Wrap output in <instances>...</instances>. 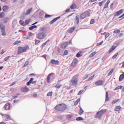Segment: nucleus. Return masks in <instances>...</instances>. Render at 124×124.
Returning a JSON list of instances; mask_svg holds the SVG:
<instances>
[{
	"label": "nucleus",
	"instance_id": "nucleus-1",
	"mask_svg": "<svg viewBox=\"0 0 124 124\" xmlns=\"http://www.w3.org/2000/svg\"><path fill=\"white\" fill-rule=\"evenodd\" d=\"M78 81H79V75H76L73 77L71 79L70 84H71V86L77 87L78 85Z\"/></svg>",
	"mask_w": 124,
	"mask_h": 124
},
{
	"label": "nucleus",
	"instance_id": "nucleus-2",
	"mask_svg": "<svg viewBox=\"0 0 124 124\" xmlns=\"http://www.w3.org/2000/svg\"><path fill=\"white\" fill-rule=\"evenodd\" d=\"M55 109L57 111H63L66 109V105L64 104H60L55 107Z\"/></svg>",
	"mask_w": 124,
	"mask_h": 124
},
{
	"label": "nucleus",
	"instance_id": "nucleus-3",
	"mask_svg": "<svg viewBox=\"0 0 124 124\" xmlns=\"http://www.w3.org/2000/svg\"><path fill=\"white\" fill-rule=\"evenodd\" d=\"M28 49H29V46H26L25 47L19 46L18 47L17 54L19 55L22 54V53L26 52L28 50Z\"/></svg>",
	"mask_w": 124,
	"mask_h": 124
},
{
	"label": "nucleus",
	"instance_id": "nucleus-4",
	"mask_svg": "<svg viewBox=\"0 0 124 124\" xmlns=\"http://www.w3.org/2000/svg\"><path fill=\"white\" fill-rule=\"evenodd\" d=\"M106 109H102L98 111L96 114V118H98V119H101V117H102V115H103L104 113H106Z\"/></svg>",
	"mask_w": 124,
	"mask_h": 124
},
{
	"label": "nucleus",
	"instance_id": "nucleus-5",
	"mask_svg": "<svg viewBox=\"0 0 124 124\" xmlns=\"http://www.w3.org/2000/svg\"><path fill=\"white\" fill-rule=\"evenodd\" d=\"M89 16H90V12L86 11L80 14V19H81V20H83V19H85V18H87V17Z\"/></svg>",
	"mask_w": 124,
	"mask_h": 124
},
{
	"label": "nucleus",
	"instance_id": "nucleus-6",
	"mask_svg": "<svg viewBox=\"0 0 124 124\" xmlns=\"http://www.w3.org/2000/svg\"><path fill=\"white\" fill-rule=\"evenodd\" d=\"M0 29L1 30L2 35H3V36L6 35V33L5 32V25H3V24H0Z\"/></svg>",
	"mask_w": 124,
	"mask_h": 124
},
{
	"label": "nucleus",
	"instance_id": "nucleus-7",
	"mask_svg": "<svg viewBox=\"0 0 124 124\" xmlns=\"http://www.w3.org/2000/svg\"><path fill=\"white\" fill-rule=\"evenodd\" d=\"M45 37H46V34L44 32H40L38 34L39 39H44Z\"/></svg>",
	"mask_w": 124,
	"mask_h": 124
},
{
	"label": "nucleus",
	"instance_id": "nucleus-8",
	"mask_svg": "<svg viewBox=\"0 0 124 124\" xmlns=\"http://www.w3.org/2000/svg\"><path fill=\"white\" fill-rule=\"evenodd\" d=\"M77 62H78V60L77 59H74L71 64V66H76L77 65Z\"/></svg>",
	"mask_w": 124,
	"mask_h": 124
},
{
	"label": "nucleus",
	"instance_id": "nucleus-9",
	"mask_svg": "<svg viewBox=\"0 0 124 124\" xmlns=\"http://www.w3.org/2000/svg\"><path fill=\"white\" fill-rule=\"evenodd\" d=\"M123 12H124V10L123 9H121L119 11L117 12L114 15L113 18H115L116 16H120V15L123 14Z\"/></svg>",
	"mask_w": 124,
	"mask_h": 124
},
{
	"label": "nucleus",
	"instance_id": "nucleus-10",
	"mask_svg": "<svg viewBox=\"0 0 124 124\" xmlns=\"http://www.w3.org/2000/svg\"><path fill=\"white\" fill-rule=\"evenodd\" d=\"M68 46V42H66L61 45V47L62 49H64Z\"/></svg>",
	"mask_w": 124,
	"mask_h": 124
},
{
	"label": "nucleus",
	"instance_id": "nucleus-11",
	"mask_svg": "<svg viewBox=\"0 0 124 124\" xmlns=\"http://www.w3.org/2000/svg\"><path fill=\"white\" fill-rule=\"evenodd\" d=\"M50 62L51 63H52V64H55L56 65H58L59 62L58 60L52 59L51 60Z\"/></svg>",
	"mask_w": 124,
	"mask_h": 124
},
{
	"label": "nucleus",
	"instance_id": "nucleus-12",
	"mask_svg": "<svg viewBox=\"0 0 124 124\" xmlns=\"http://www.w3.org/2000/svg\"><path fill=\"white\" fill-rule=\"evenodd\" d=\"M55 74H54V73H51L50 74H49L48 75V76L47 77V83H49L50 81V78H51V77H53V76Z\"/></svg>",
	"mask_w": 124,
	"mask_h": 124
},
{
	"label": "nucleus",
	"instance_id": "nucleus-13",
	"mask_svg": "<svg viewBox=\"0 0 124 124\" xmlns=\"http://www.w3.org/2000/svg\"><path fill=\"white\" fill-rule=\"evenodd\" d=\"M96 86H101L103 85V80H98L95 83Z\"/></svg>",
	"mask_w": 124,
	"mask_h": 124
},
{
	"label": "nucleus",
	"instance_id": "nucleus-14",
	"mask_svg": "<svg viewBox=\"0 0 124 124\" xmlns=\"http://www.w3.org/2000/svg\"><path fill=\"white\" fill-rule=\"evenodd\" d=\"M61 18V16H58L57 17H56L55 18H54L52 20H51L50 22V24L51 25L54 24V23H55V22H56V21H57V20H59V19Z\"/></svg>",
	"mask_w": 124,
	"mask_h": 124
},
{
	"label": "nucleus",
	"instance_id": "nucleus-15",
	"mask_svg": "<svg viewBox=\"0 0 124 124\" xmlns=\"http://www.w3.org/2000/svg\"><path fill=\"white\" fill-rule=\"evenodd\" d=\"M4 108L5 110H9L10 109V104L7 103L4 106Z\"/></svg>",
	"mask_w": 124,
	"mask_h": 124
},
{
	"label": "nucleus",
	"instance_id": "nucleus-16",
	"mask_svg": "<svg viewBox=\"0 0 124 124\" xmlns=\"http://www.w3.org/2000/svg\"><path fill=\"white\" fill-rule=\"evenodd\" d=\"M21 91L22 92L26 93V92H29V91H30V89L28 88L27 86H25L21 89Z\"/></svg>",
	"mask_w": 124,
	"mask_h": 124
},
{
	"label": "nucleus",
	"instance_id": "nucleus-17",
	"mask_svg": "<svg viewBox=\"0 0 124 124\" xmlns=\"http://www.w3.org/2000/svg\"><path fill=\"white\" fill-rule=\"evenodd\" d=\"M33 81V78H30V80L27 83V86H30L32 81Z\"/></svg>",
	"mask_w": 124,
	"mask_h": 124
},
{
	"label": "nucleus",
	"instance_id": "nucleus-18",
	"mask_svg": "<svg viewBox=\"0 0 124 124\" xmlns=\"http://www.w3.org/2000/svg\"><path fill=\"white\" fill-rule=\"evenodd\" d=\"M75 30V28L72 27L69 30H68V32H69V33H72L73 31H74Z\"/></svg>",
	"mask_w": 124,
	"mask_h": 124
},
{
	"label": "nucleus",
	"instance_id": "nucleus-19",
	"mask_svg": "<svg viewBox=\"0 0 124 124\" xmlns=\"http://www.w3.org/2000/svg\"><path fill=\"white\" fill-rule=\"evenodd\" d=\"M8 8H9V7H8V6L5 5V6H3V10L4 11V12H6V11H7L8 10Z\"/></svg>",
	"mask_w": 124,
	"mask_h": 124
},
{
	"label": "nucleus",
	"instance_id": "nucleus-20",
	"mask_svg": "<svg viewBox=\"0 0 124 124\" xmlns=\"http://www.w3.org/2000/svg\"><path fill=\"white\" fill-rule=\"evenodd\" d=\"M124 79V73L123 74H121L119 77V81L121 82V81H123Z\"/></svg>",
	"mask_w": 124,
	"mask_h": 124
},
{
	"label": "nucleus",
	"instance_id": "nucleus-21",
	"mask_svg": "<svg viewBox=\"0 0 124 124\" xmlns=\"http://www.w3.org/2000/svg\"><path fill=\"white\" fill-rule=\"evenodd\" d=\"M115 49H116V46H112L109 50V54H110V53H112V52H113Z\"/></svg>",
	"mask_w": 124,
	"mask_h": 124
},
{
	"label": "nucleus",
	"instance_id": "nucleus-22",
	"mask_svg": "<svg viewBox=\"0 0 124 124\" xmlns=\"http://www.w3.org/2000/svg\"><path fill=\"white\" fill-rule=\"evenodd\" d=\"M121 107L120 106H117L115 108L114 111H116V112H119L120 110H121Z\"/></svg>",
	"mask_w": 124,
	"mask_h": 124
},
{
	"label": "nucleus",
	"instance_id": "nucleus-23",
	"mask_svg": "<svg viewBox=\"0 0 124 124\" xmlns=\"http://www.w3.org/2000/svg\"><path fill=\"white\" fill-rule=\"evenodd\" d=\"M106 101H109V96H108V92H106Z\"/></svg>",
	"mask_w": 124,
	"mask_h": 124
},
{
	"label": "nucleus",
	"instance_id": "nucleus-24",
	"mask_svg": "<svg viewBox=\"0 0 124 124\" xmlns=\"http://www.w3.org/2000/svg\"><path fill=\"white\" fill-rule=\"evenodd\" d=\"M36 28H37V26H36V25H33L32 26L29 27V30L30 31H32L33 29H36Z\"/></svg>",
	"mask_w": 124,
	"mask_h": 124
},
{
	"label": "nucleus",
	"instance_id": "nucleus-25",
	"mask_svg": "<svg viewBox=\"0 0 124 124\" xmlns=\"http://www.w3.org/2000/svg\"><path fill=\"white\" fill-rule=\"evenodd\" d=\"M83 113H84V110H83V109H82V108H80V110L78 112L79 115H82V114H83Z\"/></svg>",
	"mask_w": 124,
	"mask_h": 124
},
{
	"label": "nucleus",
	"instance_id": "nucleus-26",
	"mask_svg": "<svg viewBox=\"0 0 124 124\" xmlns=\"http://www.w3.org/2000/svg\"><path fill=\"white\" fill-rule=\"evenodd\" d=\"M95 54H96V51L93 52L90 55V58H93V56H95Z\"/></svg>",
	"mask_w": 124,
	"mask_h": 124
},
{
	"label": "nucleus",
	"instance_id": "nucleus-27",
	"mask_svg": "<svg viewBox=\"0 0 124 124\" xmlns=\"http://www.w3.org/2000/svg\"><path fill=\"white\" fill-rule=\"evenodd\" d=\"M76 8V4L73 3L71 6L70 8L71 9H75Z\"/></svg>",
	"mask_w": 124,
	"mask_h": 124
},
{
	"label": "nucleus",
	"instance_id": "nucleus-28",
	"mask_svg": "<svg viewBox=\"0 0 124 124\" xmlns=\"http://www.w3.org/2000/svg\"><path fill=\"white\" fill-rule=\"evenodd\" d=\"M118 55H119V53H117L115 54H114L112 57V60H115V59H116V58H117V57H118Z\"/></svg>",
	"mask_w": 124,
	"mask_h": 124
},
{
	"label": "nucleus",
	"instance_id": "nucleus-29",
	"mask_svg": "<svg viewBox=\"0 0 124 124\" xmlns=\"http://www.w3.org/2000/svg\"><path fill=\"white\" fill-rule=\"evenodd\" d=\"M79 16H76V21H77V24L78 25V24H79Z\"/></svg>",
	"mask_w": 124,
	"mask_h": 124
},
{
	"label": "nucleus",
	"instance_id": "nucleus-30",
	"mask_svg": "<svg viewBox=\"0 0 124 124\" xmlns=\"http://www.w3.org/2000/svg\"><path fill=\"white\" fill-rule=\"evenodd\" d=\"M84 120L81 117H78L76 118V121L79 122V121H83Z\"/></svg>",
	"mask_w": 124,
	"mask_h": 124
},
{
	"label": "nucleus",
	"instance_id": "nucleus-31",
	"mask_svg": "<svg viewBox=\"0 0 124 124\" xmlns=\"http://www.w3.org/2000/svg\"><path fill=\"white\" fill-rule=\"evenodd\" d=\"M73 117V115H66V118L68 120H70Z\"/></svg>",
	"mask_w": 124,
	"mask_h": 124
},
{
	"label": "nucleus",
	"instance_id": "nucleus-32",
	"mask_svg": "<svg viewBox=\"0 0 124 124\" xmlns=\"http://www.w3.org/2000/svg\"><path fill=\"white\" fill-rule=\"evenodd\" d=\"M123 86H119L117 87H116L115 90V91H117V90H122L123 89Z\"/></svg>",
	"mask_w": 124,
	"mask_h": 124
},
{
	"label": "nucleus",
	"instance_id": "nucleus-33",
	"mask_svg": "<svg viewBox=\"0 0 124 124\" xmlns=\"http://www.w3.org/2000/svg\"><path fill=\"white\" fill-rule=\"evenodd\" d=\"M119 100L120 99H119L113 100L112 102V104H115V103H117V102H118V101H119Z\"/></svg>",
	"mask_w": 124,
	"mask_h": 124
},
{
	"label": "nucleus",
	"instance_id": "nucleus-34",
	"mask_svg": "<svg viewBox=\"0 0 124 124\" xmlns=\"http://www.w3.org/2000/svg\"><path fill=\"white\" fill-rule=\"evenodd\" d=\"M114 72V69H112L110 72L108 73V76H110Z\"/></svg>",
	"mask_w": 124,
	"mask_h": 124
},
{
	"label": "nucleus",
	"instance_id": "nucleus-35",
	"mask_svg": "<svg viewBox=\"0 0 124 124\" xmlns=\"http://www.w3.org/2000/svg\"><path fill=\"white\" fill-rule=\"evenodd\" d=\"M31 12V9H29L27 12L25 14L26 15H29L30 13Z\"/></svg>",
	"mask_w": 124,
	"mask_h": 124
},
{
	"label": "nucleus",
	"instance_id": "nucleus-36",
	"mask_svg": "<svg viewBox=\"0 0 124 124\" xmlns=\"http://www.w3.org/2000/svg\"><path fill=\"white\" fill-rule=\"evenodd\" d=\"M121 31L120 30H116L113 31V33H120Z\"/></svg>",
	"mask_w": 124,
	"mask_h": 124
},
{
	"label": "nucleus",
	"instance_id": "nucleus-37",
	"mask_svg": "<svg viewBox=\"0 0 124 124\" xmlns=\"http://www.w3.org/2000/svg\"><path fill=\"white\" fill-rule=\"evenodd\" d=\"M19 23L20 24V25H21V26H24L25 25V22H24V21H23V20H20Z\"/></svg>",
	"mask_w": 124,
	"mask_h": 124
},
{
	"label": "nucleus",
	"instance_id": "nucleus-38",
	"mask_svg": "<svg viewBox=\"0 0 124 124\" xmlns=\"http://www.w3.org/2000/svg\"><path fill=\"white\" fill-rule=\"evenodd\" d=\"M94 23H95V20L93 19H91V20L90 21L91 25H93V24H94Z\"/></svg>",
	"mask_w": 124,
	"mask_h": 124
},
{
	"label": "nucleus",
	"instance_id": "nucleus-39",
	"mask_svg": "<svg viewBox=\"0 0 124 124\" xmlns=\"http://www.w3.org/2000/svg\"><path fill=\"white\" fill-rule=\"evenodd\" d=\"M46 30H47L46 27H43L42 28L41 31H43V32H46Z\"/></svg>",
	"mask_w": 124,
	"mask_h": 124
},
{
	"label": "nucleus",
	"instance_id": "nucleus-40",
	"mask_svg": "<svg viewBox=\"0 0 124 124\" xmlns=\"http://www.w3.org/2000/svg\"><path fill=\"white\" fill-rule=\"evenodd\" d=\"M61 87H62V85L60 84H56L55 85V88H56L57 89H60Z\"/></svg>",
	"mask_w": 124,
	"mask_h": 124
},
{
	"label": "nucleus",
	"instance_id": "nucleus-41",
	"mask_svg": "<svg viewBox=\"0 0 124 124\" xmlns=\"http://www.w3.org/2000/svg\"><path fill=\"white\" fill-rule=\"evenodd\" d=\"M31 19H27L25 20V23L26 24L29 25L30 24V22H31Z\"/></svg>",
	"mask_w": 124,
	"mask_h": 124
},
{
	"label": "nucleus",
	"instance_id": "nucleus-42",
	"mask_svg": "<svg viewBox=\"0 0 124 124\" xmlns=\"http://www.w3.org/2000/svg\"><path fill=\"white\" fill-rule=\"evenodd\" d=\"M53 95V93L52 92H49L47 94V96H52Z\"/></svg>",
	"mask_w": 124,
	"mask_h": 124
},
{
	"label": "nucleus",
	"instance_id": "nucleus-43",
	"mask_svg": "<svg viewBox=\"0 0 124 124\" xmlns=\"http://www.w3.org/2000/svg\"><path fill=\"white\" fill-rule=\"evenodd\" d=\"M20 41H16L14 43V45H17V44H19V43H20Z\"/></svg>",
	"mask_w": 124,
	"mask_h": 124
},
{
	"label": "nucleus",
	"instance_id": "nucleus-44",
	"mask_svg": "<svg viewBox=\"0 0 124 124\" xmlns=\"http://www.w3.org/2000/svg\"><path fill=\"white\" fill-rule=\"evenodd\" d=\"M94 77V75H93L92 77L89 78V79H88V81H91V80H93Z\"/></svg>",
	"mask_w": 124,
	"mask_h": 124
},
{
	"label": "nucleus",
	"instance_id": "nucleus-45",
	"mask_svg": "<svg viewBox=\"0 0 124 124\" xmlns=\"http://www.w3.org/2000/svg\"><path fill=\"white\" fill-rule=\"evenodd\" d=\"M38 43H40V40H35V45H37Z\"/></svg>",
	"mask_w": 124,
	"mask_h": 124
},
{
	"label": "nucleus",
	"instance_id": "nucleus-46",
	"mask_svg": "<svg viewBox=\"0 0 124 124\" xmlns=\"http://www.w3.org/2000/svg\"><path fill=\"white\" fill-rule=\"evenodd\" d=\"M9 59H10V56H8V57H6L5 58V59H4L5 62H7V61H8V60H9Z\"/></svg>",
	"mask_w": 124,
	"mask_h": 124
},
{
	"label": "nucleus",
	"instance_id": "nucleus-47",
	"mask_svg": "<svg viewBox=\"0 0 124 124\" xmlns=\"http://www.w3.org/2000/svg\"><path fill=\"white\" fill-rule=\"evenodd\" d=\"M103 43V41H102L100 43H98L96 45L97 46H100V45H102V44Z\"/></svg>",
	"mask_w": 124,
	"mask_h": 124
},
{
	"label": "nucleus",
	"instance_id": "nucleus-48",
	"mask_svg": "<svg viewBox=\"0 0 124 124\" xmlns=\"http://www.w3.org/2000/svg\"><path fill=\"white\" fill-rule=\"evenodd\" d=\"M50 17H52V16L48 15V14L45 15V18H50Z\"/></svg>",
	"mask_w": 124,
	"mask_h": 124
},
{
	"label": "nucleus",
	"instance_id": "nucleus-49",
	"mask_svg": "<svg viewBox=\"0 0 124 124\" xmlns=\"http://www.w3.org/2000/svg\"><path fill=\"white\" fill-rule=\"evenodd\" d=\"M89 77V75H87L86 76H84L83 77V80H86V79H87V78H88Z\"/></svg>",
	"mask_w": 124,
	"mask_h": 124
},
{
	"label": "nucleus",
	"instance_id": "nucleus-50",
	"mask_svg": "<svg viewBox=\"0 0 124 124\" xmlns=\"http://www.w3.org/2000/svg\"><path fill=\"white\" fill-rule=\"evenodd\" d=\"M4 17V15H3V13H0V18H3Z\"/></svg>",
	"mask_w": 124,
	"mask_h": 124
},
{
	"label": "nucleus",
	"instance_id": "nucleus-51",
	"mask_svg": "<svg viewBox=\"0 0 124 124\" xmlns=\"http://www.w3.org/2000/svg\"><path fill=\"white\" fill-rule=\"evenodd\" d=\"M68 54V51L65 50L64 51V53H63L64 56H66V55H67Z\"/></svg>",
	"mask_w": 124,
	"mask_h": 124
},
{
	"label": "nucleus",
	"instance_id": "nucleus-52",
	"mask_svg": "<svg viewBox=\"0 0 124 124\" xmlns=\"http://www.w3.org/2000/svg\"><path fill=\"white\" fill-rule=\"evenodd\" d=\"M28 65H29V62H25L24 65V67H26V66H28Z\"/></svg>",
	"mask_w": 124,
	"mask_h": 124
},
{
	"label": "nucleus",
	"instance_id": "nucleus-53",
	"mask_svg": "<svg viewBox=\"0 0 124 124\" xmlns=\"http://www.w3.org/2000/svg\"><path fill=\"white\" fill-rule=\"evenodd\" d=\"M109 35H110V34H109V33H107L105 35V38H107L108 37H109Z\"/></svg>",
	"mask_w": 124,
	"mask_h": 124
},
{
	"label": "nucleus",
	"instance_id": "nucleus-54",
	"mask_svg": "<svg viewBox=\"0 0 124 124\" xmlns=\"http://www.w3.org/2000/svg\"><path fill=\"white\" fill-rule=\"evenodd\" d=\"M82 93H83V90H80L78 93V95H81V94H82Z\"/></svg>",
	"mask_w": 124,
	"mask_h": 124
},
{
	"label": "nucleus",
	"instance_id": "nucleus-55",
	"mask_svg": "<svg viewBox=\"0 0 124 124\" xmlns=\"http://www.w3.org/2000/svg\"><path fill=\"white\" fill-rule=\"evenodd\" d=\"M80 56L81 54H80L79 52H78L76 55L77 58H80Z\"/></svg>",
	"mask_w": 124,
	"mask_h": 124
},
{
	"label": "nucleus",
	"instance_id": "nucleus-56",
	"mask_svg": "<svg viewBox=\"0 0 124 124\" xmlns=\"http://www.w3.org/2000/svg\"><path fill=\"white\" fill-rule=\"evenodd\" d=\"M103 2H104V1H102L101 2H99V6H102V4H103Z\"/></svg>",
	"mask_w": 124,
	"mask_h": 124
},
{
	"label": "nucleus",
	"instance_id": "nucleus-57",
	"mask_svg": "<svg viewBox=\"0 0 124 124\" xmlns=\"http://www.w3.org/2000/svg\"><path fill=\"white\" fill-rule=\"evenodd\" d=\"M8 21V20L6 19H5L3 20V23L4 24H6V23H7V22Z\"/></svg>",
	"mask_w": 124,
	"mask_h": 124
},
{
	"label": "nucleus",
	"instance_id": "nucleus-58",
	"mask_svg": "<svg viewBox=\"0 0 124 124\" xmlns=\"http://www.w3.org/2000/svg\"><path fill=\"white\" fill-rule=\"evenodd\" d=\"M1 52L0 53L1 55H3L4 54V53H5V51H4L3 49H2L1 50Z\"/></svg>",
	"mask_w": 124,
	"mask_h": 124
},
{
	"label": "nucleus",
	"instance_id": "nucleus-59",
	"mask_svg": "<svg viewBox=\"0 0 124 124\" xmlns=\"http://www.w3.org/2000/svg\"><path fill=\"white\" fill-rule=\"evenodd\" d=\"M24 2H25V0H21L19 1V3L20 4H22V3H24Z\"/></svg>",
	"mask_w": 124,
	"mask_h": 124
},
{
	"label": "nucleus",
	"instance_id": "nucleus-60",
	"mask_svg": "<svg viewBox=\"0 0 124 124\" xmlns=\"http://www.w3.org/2000/svg\"><path fill=\"white\" fill-rule=\"evenodd\" d=\"M113 5H114V3H111V4H110V9H113Z\"/></svg>",
	"mask_w": 124,
	"mask_h": 124
},
{
	"label": "nucleus",
	"instance_id": "nucleus-61",
	"mask_svg": "<svg viewBox=\"0 0 124 124\" xmlns=\"http://www.w3.org/2000/svg\"><path fill=\"white\" fill-rule=\"evenodd\" d=\"M123 33H120L119 34L118 36H119V37H122V36H123Z\"/></svg>",
	"mask_w": 124,
	"mask_h": 124
},
{
	"label": "nucleus",
	"instance_id": "nucleus-62",
	"mask_svg": "<svg viewBox=\"0 0 124 124\" xmlns=\"http://www.w3.org/2000/svg\"><path fill=\"white\" fill-rule=\"evenodd\" d=\"M108 5H108V4H105L104 8H107V7H108Z\"/></svg>",
	"mask_w": 124,
	"mask_h": 124
},
{
	"label": "nucleus",
	"instance_id": "nucleus-63",
	"mask_svg": "<svg viewBox=\"0 0 124 124\" xmlns=\"http://www.w3.org/2000/svg\"><path fill=\"white\" fill-rule=\"evenodd\" d=\"M46 54H44L43 55H42V57L44 58V59H45V60H46Z\"/></svg>",
	"mask_w": 124,
	"mask_h": 124
},
{
	"label": "nucleus",
	"instance_id": "nucleus-64",
	"mask_svg": "<svg viewBox=\"0 0 124 124\" xmlns=\"http://www.w3.org/2000/svg\"><path fill=\"white\" fill-rule=\"evenodd\" d=\"M33 97H37V95L35 93V94H34L33 95Z\"/></svg>",
	"mask_w": 124,
	"mask_h": 124
}]
</instances>
